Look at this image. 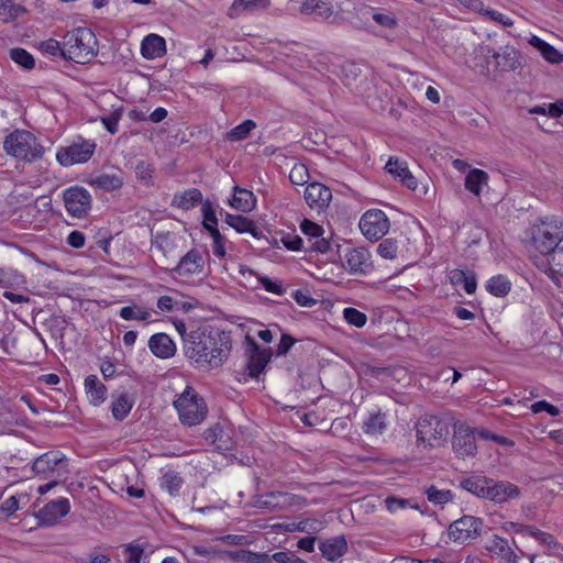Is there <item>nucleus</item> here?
Listing matches in <instances>:
<instances>
[{"instance_id":"obj_1","label":"nucleus","mask_w":563,"mask_h":563,"mask_svg":"<svg viewBox=\"0 0 563 563\" xmlns=\"http://www.w3.org/2000/svg\"><path fill=\"white\" fill-rule=\"evenodd\" d=\"M99 53V41L87 26L74 27L63 36V58L75 64L86 65Z\"/></svg>"},{"instance_id":"obj_2","label":"nucleus","mask_w":563,"mask_h":563,"mask_svg":"<svg viewBox=\"0 0 563 563\" xmlns=\"http://www.w3.org/2000/svg\"><path fill=\"white\" fill-rule=\"evenodd\" d=\"M563 240V219L552 216L540 219L531 227V246L542 255L560 245Z\"/></svg>"},{"instance_id":"obj_3","label":"nucleus","mask_w":563,"mask_h":563,"mask_svg":"<svg viewBox=\"0 0 563 563\" xmlns=\"http://www.w3.org/2000/svg\"><path fill=\"white\" fill-rule=\"evenodd\" d=\"M67 461L58 451L46 452L37 456V479H47L48 483L37 487V493L46 494L66 477Z\"/></svg>"},{"instance_id":"obj_4","label":"nucleus","mask_w":563,"mask_h":563,"mask_svg":"<svg viewBox=\"0 0 563 563\" xmlns=\"http://www.w3.org/2000/svg\"><path fill=\"white\" fill-rule=\"evenodd\" d=\"M174 407L181 423L188 427L200 424L207 416V406L203 399L189 386L174 401Z\"/></svg>"},{"instance_id":"obj_5","label":"nucleus","mask_w":563,"mask_h":563,"mask_svg":"<svg viewBox=\"0 0 563 563\" xmlns=\"http://www.w3.org/2000/svg\"><path fill=\"white\" fill-rule=\"evenodd\" d=\"M96 147L95 141L78 135L68 145L57 150L56 159L64 167L85 164L92 157Z\"/></svg>"},{"instance_id":"obj_6","label":"nucleus","mask_w":563,"mask_h":563,"mask_svg":"<svg viewBox=\"0 0 563 563\" xmlns=\"http://www.w3.org/2000/svg\"><path fill=\"white\" fill-rule=\"evenodd\" d=\"M417 441L424 446H440L445 440L448 426L433 416L421 417L416 424Z\"/></svg>"},{"instance_id":"obj_7","label":"nucleus","mask_w":563,"mask_h":563,"mask_svg":"<svg viewBox=\"0 0 563 563\" xmlns=\"http://www.w3.org/2000/svg\"><path fill=\"white\" fill-rule=\"evenodd\" d=\"M63 201L69 217L84 219L91 210L92 197L86 188L76 185L63 190Z\"/></svg>"},{"instance_id":"obj_8","label":"nucleus","mask_w":563,"mask_h":563,"mask_svg":"<svg viewBox=\"0 0 563 563\" xmlns=\"http://www.w3.org/2000/svg\"><path fill=\"white\" fill-rule=\"evenodd\" d=\"M358 227L367 240L378 241L388 233L390 222L383 210L369 209L361 217Z\"/></svg>"},{"instance_id":"obj_9","label":"nucleus","mask_w":563,"mask_h":563,"mask_svg":"<svg viewBox=\"0 0 563 563\" xmlns=\"http://www.w3.org/2000/svg\"><path fill=\"white\" fill-rule=\"evenodd\" d=\"M32 133L23 130H14L5 136L3 141L4 152L21 161L32 162L35 157V152L32 150L31 141Z\"/></svg>"},{"instance_id":"obj_10","label":"nucleus","mask_w":563,"mask_h":563,"mask_svg":"<svg viewBox=\"0 0 563 563\" xmlns=\"http://www.w3.org/2000/svg\"><path fill=\"white\" fill-rule=\"evenodd\" d=\"M482 526L479 518L463 516L450 526L449 537L454 542L467 544L479 536Z\"/></svg>"},{"instance_id":"obj_11","label":"nucleus","mask_w":563,"mask_h":563,"mask_svg":"<svg viewBox=\"0 0 563 563\" xmlns=\"http://www.w3.org/2000/svg\"><path fill=\"white\" fill-rule=\"evenodd\" d=\"M70 511L69 500L65 497L47 503L37 511V523L41 526H54Z\"/></svg>"},{"instance_id":"obj_12","label":"nucleus","mask_w":563,"mask_h":563,"mask_svg":"<svg viewBox=\"0 0 563 563\" xmlns=\"http://www.w3.org/2000/svg\"><path fill=\"white\" fill-rule=\"evenodd\" d=\"M453 450L459 456H473L477 451L475 430L464 423L454 426Z\"/></svg>"},{"instance_id":"obj_13","label":"nucleus","mask_w":563,"mask_h":563,"mask_svg":"<svg viewBox=\"0 0 563 563\" xmlns=\"http://www.w3.org/2000/svg\"><path fill=\"white\" fill-rule=\"evenodd\" d=\"M303 498L297 495L274 492L263 496H260L255 500V507L260 509L276 510L284 509L292 506H301Z\"/></svg>"},{"instance_id":"obj_14","label":"nucleus","mask_w":563,"mask_h":563,"mask_svg":"<svg viewBox=\"0 0 563 563\" xmlns=\"http://www.w3.org/2000/svg\"><path fill=\"white\" fill-rule=\"evenodd\" d=\"M345 267L350 273L367 275L374 269L371 252L365 247H354L345 253Z\"/></svg>"},{"instance_id":"obj_15","label":"nucleus","mask_w":563,"mask_h":563,"mask_svg":"<svg viewBox=\"0 0 563 563\" xmlns=\"http://www.w3.org/2000/svg\"><path fill=\"white\" fill-rule=\"evenodd\" d=\"M303 198L312 210L321 212L330 205L332 192L325 185L314 181L307 185Z\"/></svg>"},{"instance_id":"obj_16","label":"nucleus","mask_w":563,"mask_h":563,"mask_svg":"<svg viewBox=\"0 0 563 563\" xmlns=\"http://www.w3.org/2000/svg\"><path fill=\"white\" fill-rule=\"evenodd\" d=\"M534 264L550 278L563 275V246H556L542 255H536Z\"/></svg>"},{"instance_id":"obj_17","label":"nucleus","mask_w":563,"mask_h":563,"mask_svg":"<svg viewBox=\"0 0 563 563\" xmlns=\"http://www.w3.org/2000/svg\"><path fill=\"white\" fill-rule=\"evenodd\" d=\"M206 260L197 249L189 250L172 269L179 276L190 277L202 273Z\"/></svg>"},{"instance_id":"obj_18","label":"nucleus","mask_w":563,"mask_h":563,"mask_svg":"<svg viewBox=\"0 0 563 563\" xmlns=\"http://www.w3.org/2000/svg\"><path fill=\"white\" fill-rule=\"evenodd\" d=\"M385 170L395 179H398L408 189H417L418 180L409 170L407 162L399 159L398 157H390L385 165Z\"/></svg>"},{"instance_id":"obj_19","label":"nucleus","mask_w":563,"mask_h":563,"mask_svg":"<svg viewBox=\"0 0 563 563\" xmlns=\"http://www.w3.org/2000/svg\"><path fill=\"white\" fill-rule=\"evenodd\" d=\"M300 230L305 235L309 236L311 242L310 250L319 253H327L330 250V242L322 238L324 230L321 225L309 219H303L300 223Z\"/></svg>"},{"instance_id":"obj_20","label":"nucleus","mask_w":563,"mask_h":563,"mask_svg":"<svg viewBox=\"0 0 563 563\" xmlns=\"http://www.w3.org/2000/svg\"><path fill=\"white\" fill-rule=\"evenodd\" d=\"M488 492L489 496H487V499L496 503H506L509 499L519 496V489L514 484L507 482H495L492 478H489Z\"/></svg>"},{"instance_id":"obj_21","label":"nucleus","mask_w":563,"mask_h":563,"mask_svg":"<svg viewBox=\"0 0 563 563\" xmlns=\"http://www.w3.org/2000/svg\"><path fill=\"white\" fill-rule=\"evenodd\" d=\"M141 54L146 59H156L166 54L165 38L158 34L146 35L141 43Z\"/></svg>"},{"instance_id":"obj_22","label":"nucleus","mask_w":563,"mask_h":563,"mask_svg":"<svg viewBox=\"0 0 563 563\" xmlns=\"http://www.w3.org/2000/svg\"><path fill=\"white\" fill-rule=\"evenodd\" d=\"M256 197L252 190L233 187L232 198L229 200L231 208L241 212H251L256 207Z\"/></svg>"},{"instance_id":"obj_23","label":"nucleus","mask_w":563,"mask_h":563,"mask_svg":"<svg viewBox=\"0 0 563 563\" xmlns=\"http://www.w3.org/2000/svg\"><path fill=\"white\" fill-rule=\"evenodd\" d=\"M174 325L185 343V352H207V346H201V333L191 331L187 333L186 323L183 320H175Z\"/></svg>"},{"instance_id":"obj_24","label":"nucleus","mask_w":563,"mask_h":563,"mask_svg":"<svg viewBox=\"0 0 563 563\" xmlns=\"http://www.w3.org/2000/svg\"><path fill=\"white\" fill-rule=\"evenodd\" d=\"M202 200V194L201 190L191 187L188 189H185L183 191H177L174 194L172 199V207L178 208L181 210H190L194 207H196L198 203H200Z\"/></svg>"},{"instance_id":"obj_25","label":"nucleus","mask_w":563,"mask_h":563,"mask_svg":"<svg viewBox=\"0 0 563 563\" xmlns=\"http://www.w3.org/2000/svg\"><path fill=\"white\" fill-rule=\"evenodd\" d=\"M320 552L328 561L340 559L347 550L344 537H334L322 541L319 544Z\"/></svg>"},{"instance_id":"obj_26","label":"nucleus","mask_w":563,"mask_h":563,"mask_svg":"<svg viewBox=\"0 0 563 563\" xmlns=\"http://www.w3.org/2000/svg\"><path fill=\"white\" fill-rule=\"evenodd\" d=\"M84 386L86 396L91 405L99 406L106 400L107 388L96 375L87 376Z\"/></svg>"},{"instance_id":"obj_27","label":"nucleus","mask_w":563,"mask_h":563,"mask_svg":"<svg viewBox=\"0 0 563 563\" xmlns=\"http://www.w3.org/2000/svg\"><path fill=\"white\" fill-rule=\"evenodd\" d=\"M154 313L155 310L153 308L141 305L124 306L118 312L119 317L125 321L143 322L153 321Z\"/></svg>"},{"instance_id":"obj_28","label":"nucleus","mask_w":563,"mask_h":563,"mask_svg":"<svg viewBox=\"0 0 563 563\" xmlns=\"http://www.w3.org/2000/svg\"><path fill=\"white\" fill-rule=\"evenodd\" d=\"M269 354H250L246 361V372L241 374L239 380L246 382L249 378L258 379L269 358Z\"/></svg>"},{"instance_id":"obj_29","label":"nucleus","mask_w":563,"mask_h":563,"mask_svg":"<svg viewBox=\"0 0 563 563\" xmlns=\"http://www.w3.org/2000/svg\"><path fill=\"white\" fill-rule=\"evenodd\" d=\"M88 184L96 189L112 191L122 187L123 179L115 174L101 173L91 176L88 180Z\"/></svg>"},{"instance_id":"obj_30","label":"nucleus","mask_w":563,"mask_h":563,"mask_svg":"<svg viewBox=\"0 0 563 563\" xmlns=\"http://www.w3.org/2000/svg\"><path fill=\"white\" fill-rule=\"evenodd\" d=\"M511 287L510 279L503 274L492 276L485 284L487 292L497 298L506 297L510 292Z\"/></svg>"},{"instance_id":"obj_31","label":"nucleus","mask_w":563,"mask_h":563,"mask_svg":"<svg viewBox=\"0 0 563 563\" xmlns=\"http://www.w3.org/2000/svg\"><path fill=\"white\" fill-rule=\"evenodd\" d=\"M303 14H314L318 18L328 19L333 13L332 4L322 0H303L300 5Z\"/></svg>"},{"instance_id":"obj_32","label":"nucleus","mask_w":563,"mask_h":563,"mask_svg":"<svg viewBox=\"0 0 563 563\" xmlns=\"http://www.w3.org/2000/svg\"><path fill=\"white\" fill-rule=\"evenodd\" d=\"M363 431L369 437L383 434L387 429L386 415L382 412H372L363 422Z\"/></svg>"},{"instance_id":"obj_33","label":"nucleus","mask_w":563,"mask_h":563,"mask_svg":"<svg viewBox=\"0 0 563 563\" xmlns=\"http://www.w3.org/2000/svg\"><path fill=\"white\" fill-rule=\"evenodd\" d=\"M488 183V174L478 168L471 169L465 176V188L473 195L479 197L483 187Z\"/></svg>"},{"instance_id":"obj_34","label":"nucleus","mask_w":563,"mask_h":563,"mask_svg":"<svg viewBox=\"0 0 563 563\" xmlns=\"http://www.w3.org/2000/svg\"><path fill=\"white\" fill-rule=\"evenodd\" d=\"M461 486L463 489L470 492L471 494L479 497L486 498L489 496L488 487H489V478L485 476H472L465 478L461 482Z\"/></svg>"},{"instance_id":"obj_35","label":"nucleus","mask_w":563,"mask_h":563,"mask_svg":"<svg viewBox=\"0 0 563 563\" xmlns=\"http://www.w3.org/2000/svg\"><path fill=\"white\" fill-rule=\"evenodd\" d=\"M371 11L372 19L377 25L389 30L398 26V18L394 12L382 8H365V13H369Z\"/></svg>"},{"instance_id":"obj_36","label":"nucleus","mask_w":563,"mask_h":563,"mask_svg":"<svg viewBox=\"0 0 563 563\" xmlns=\"http://www.w3.org/2000/svg\"><path fill=\"white\" fill-rule=\"evenodd\" d=\"M225 223L238 233H251L253 236L257 234V228L254 221L243 216L227 213Z\"/></svg>"},{"instance_id":"obj_37","label":"nucleus","mask_w":563,"mask_h":563,"mask_svg":"<svg viewBox=\"0 0 563 563\" xmlns=\"http://www.w3.org/2000/svg\"><path fill=\"white\" fill-rule=\"evenodd\" d=\"M41 245L43 249H47V251H52L55 254V258H53L49 264H46L37 257V265H45V266L52 267L54 269H59V261L63 258V256L67 252V250L63 245L62 238L53 236V240L49 244H46L45 241H41Z\"/></svg>"},{"instance_id":"obj_38","label":"nucleus","mask_w":563,"mask_h":563,"mask_svg":"<svg viewBox=\"0 0 563 563\" xmlns=\"http://www.w3.org/2000/svg\"><path fill=\"white\" fill-rule=\"evenodd\" d=\"M26 13L23 5L13 0H0V21L11 23Z\"/></svg>"},{"instance_id":"obj_39","label":"nucleus","mask_w":563,"mask_h":563,"mask_svg":"<svg viewBox=\"0 0 563 563\" xmlns=\"http://www.w3.org/2000/svg\"><path fill=\"white\" fill-rule=\"evenodd\" d=\"M324 522L317 518H307L300 521L289 522L285 525V530L288 532H306L316 533L324 528Z\"/></svg>"},{"instance_id":"obj_40","label":"nucleus","mask_w":563,"mask_h":563,"mask_svg":"<svg viewBox=\"0 0 563 563\" xmlns=\"http://www.w3.org/2000/svg\"><path fill=\"white\" fill-rule=\"evenodd\" d=\"M487 551L493 555L504 561H509L512 556V550L508 541L500 537H493L486 544Z\"/></svg>"},{"instance_id":"obj_41","label":"nucleus","mask_w":563,"mask_h":563,"mask_svg":"<svg viewBox=\"0 0 563 563\" xmlns=\"http://www.w3.org/2000/svg\"><path fill=\"white\" fill-rule=\"evenodd\" d=\"M151 352H176V344L172 338L163 332L153 334L148 340Z\"/></svg>"},{"instance_id":"obj_42","label":"nucleus","mask_w":563,"mask_h":563,"mask_svg":"<svg viewBox=\"0 0 563 563\" xmlns=\"http://www.w3.org/2000/svg\"><path fill=\"white\" fill-rule=\"evenodd\" d=\"M133 407V400L128 395H120L111 402V412L117 420H123Z\"/></svg>"},{"instance_id":"obj_43","label":"nucleus","mask_w":563,"mask_h":563,"mask_svg":"<svg viewBox=\"0 0 563 563\" xmlns=\"http://www.w3.org/2000/svg\"><path fill=\"white\" fill-rule=\"evenodd\" d=\"M255 128H256V123L253 120H251V119L244 120L243 122H241L240 124H238L236 126L231 129L228 132L227 137L230 141H242V140L246 139L249 136V134L251 133V131L254 130Z\"/></svg>"},{"instance_id":"obj_44","label":"nucleus","mask_w":563,"mask_h":563,"mask_svg":"<svg viewBox=\"0 0 563 563\" xmlns=\"http://www.w3.org/2000/svg\"><path fill=\"white\" fill-rule=\"evenodd\" d=\"M452 282L459 284L463 282V288L466 294L472 295L476 291L477 282L475 275L466 274L464 271L457 269L453 272Z\"/></svg>"},{"instance_id":"obj_45","label":"nucleus","mask_w":563,"mask_h":563,"mask_svg":"<svg viewBox=\"0 0 563 563\" xmlns=\"http://www.w3.org/2000/svg\"><path fill=\"white\" fill-rule=\"evenodd\" d=\"M269 0H234L230 7V15H238L242 11H252L261 5L266 7Z\"/></svg>"},{"instance_id":"obj_46","label":"nucleus","mask_w":563,"mask_h":563,"mask_svg":"<svg viewBox=\"0 0 563 563\" xmlns=\"http://www.w3.org/2000/svg\"><path fill=\"white\" fill-rule=\"evenodd\" d=\"M183 484L181 477L175 472H167L162 476L161 486L169 495L178 494Z\"/></svg>"},{"instance_id":"obj_47","label":"nucleus","mask_w":563,"mask_h":563,"mask_svg":"<svg viewBox=\"0 0 563 563\" xmlns=\"http://www.w3.org/2000/svg\"><path fill=\"white\" fill-rule=\"evenodd\" d=\"M427 498L434 505H445L453 499V494L449 489H439L435 486H430L427 492Z\"/></svg>"},{"instance_id":"obj_48","label":"nucleus","mask_w":563,"mask_h":563,"mask_svg":"<svg viewBox=\"0 0 563 563\" xmlns=\"http://www.w3.org/2000/svg\"><path fill=\"white\" fill-rule=\"evenodd\" d=\"M122 556L128 563H145L144 549L140 544L130 543L122 550Z\"/></svg>"},{"instance_id":"obj_49","label":"nucleus","mask_w":563,"mask_h":563,"mask_svg":"<svg viewBox=\"0 0 563 563\" xmlns=\"http://www.w3.org/2000/svg\"><path fill=\"white\" fill-rule=\"evenodd\" d=\"M11 59L18 65L31 69L35 65V59L31 53L21 47H15L10 51Z\"/></svg>"},{"instance_id":"obj_50","label":"nucleus","mask_w":563,"mask_h":563,"mask_svg":"<svg viewBox=\"0 0 563 563\" xmlns=\"http://www.w3.org/2000/svg\"><path fill=\"white\" fill-rule=\"evenodd\" d=\"M310 178L308 168L305 164L297 163L292 166L289 173V180L292 185L303 186L308 184Z\"/></svg>"},{"instance_id":"obj_51","label":"nucleus","mask_w":563,"mask_h":563,"mask_svg":"<svg viewBox=\"0 0 563 563\" xmlns=\"http://www.w3.org/2000/svg\"><path fill=\"white\" fill-rule=\"evenodd\" d=\"M344 320L355 328H363L367 322V316L356 308L349 307L343 310Z\"/></svg>"},{"instance_id":"obj_52","label":"nucleus","mask_w":563,"mask_h":563,"mask_svg":"<svg viewBox=\"0 0 563 563\" xmlns=\"http://www.w3.org/2000/svg\"><path fill=\"white\" fill-rule=\"evenodd\" d=\"M398 253V244L394 239H385L377 246V254L386 260H394Z\"/></svg>"},{"instance_id":"obj_53","label":"nucleus","mask_w":563,"mask_h":563,"mask_svg":"<svg viewBox=\"0 0 563 563\" xmlns=\"http://www.w3.org/2000/svg\"><path fill=\"white\" fill-rule=\"evenodd\" d=\"M37 49L46 56L56 57L60 55L63 57V42L49 38L37 45Z\"/></svg>"},{"instance_id":"obj_54","label":"nucleus","mask_w":563,"mask_h":563,"mask_svg":"<svg viewBox=\"0 0 563 563\" xmlns=\"http://www.w3.org/2000/svg\"><path fill=\"white\" fill-rule=\"evenodd\" d=\"M212 239L211 250L212 254L218 258H224L227 255L225 250V238L220 233L219 230H214L212 234H210Z\"/></svg>"},{"instance_id":"obj_55","label":"nucleus","mask_w":563,"mask_h":563,"mask_svg":"<svg viewBox=\"0 0 563 563\" xmlns=\"http://www.w3.org/2000/svg\"><path fill=\"white\" fill-rule=\"evenodd\" d=\"M360 75L361 68L353 62H346L341 66V77L345 85H351Z\"/></svg>"},{"instance_id":"obj_56","label":"nucleus","mask_w":563,"mask_h":563,"mask_svg":"<svg viewBox=\"0 0 563 563\" xmlns=\"http://www.w3.org/2000/svg\"><path fill=\"white\" fill-rule=\"evenodd\" d=\"M202 216H203V220H202L203 228L210 234H212V232H214V230H218V218H217L216 211L213 210V208L210 205H207L202 208Z\"/></svg>"},{"instance_id":"obj_57","label":"nucleus","mask_w":563,"mask_h":563,"mask_svg":"<svg viewBox=\"0 0 563 563\" xmlns=\"http://www.w3.org/2000/svg\"><path fill=\"white\" fill-rule=\"evenodd\" d=\"M156 307L159 312L169 313L179 310V301L168 295H163L157 298Z\"/></svg>"},{"instance_id":"obj_58","label":"nucleus","mask_w":563,"mask_h":563,"mask_svg":"<svg viewBox=\"0 0 563 563\" xmlns=\"http://www.w3.org/2000/svg\"><path fill=\"white\" fill-rule=\"evenodd\" d=\"M283 245L292 252H300L303 249V241L298 234L286 233L280 238Z\"/></svg>"},{"instance_id":"obj_59","label":"nucleus","mask_w":563,"mask_h":563,"mask_svg":"<svg viewBox=\"0 0 563 563\" xmlns=\"http://www.w3.org/2000/svg\"><path fill=\"white\" fill-rule=\"evenodd\" d=\"M121 117L122 113L119 110L113 111L109 115L101 117V122L110 134H115L118 132Z\"/></svg>"},{"instance_id":"obj_60","label":"nucleus","mask_w":563,"mask_h":563,"mask_svg":"<svg viewBox=\"0 0 563 563\" xmlns=\"http://www.w3.org/2000/svg\"><path fill=\"white\" fill-rule=\"evenodd\" d=\"M482 15L487 16L492 21L500 23L505 26H511L514 24L512 20L508 15L494 9L484 8Z\"/></svg>"},{"instance_id":"obj_61","label":"nucleus","mask_w":563,"mask_h":563,"mask_svg":"<svg viewBox=\"0 0 563 563\" xmlns=\"http://www.w3.org/2000/svg\"><path fill=\"white\" fill-rule=\"evenodd\" d=\"M539 51L542 57L552 64H556L562 60V55L560 52L548 42L542 47H540Z\"/></svg>"},{"instance_id":"obj_62","label":"nucleus","mask_w":563,"mask_h":563,"mask_svg":"<svg viewBox=\"0 0 563 563\" xmlns=\"http://www.w3.org/2000/svg\"><path fill=\"white\" fill-rule=\"evenodd\" d=\"M530 409L533 413L547 411L552 417H556L560 413V410L558 407L551 405L550 402H548L545 400H540V401L533 402L530 406Z\"/></svg>"},{"instance_id":"obj_63","label":"nucleus","mask_w":563,"mask_h":563,"mask_svg":"<svg viewBox=\"0 0 563 563\" xmlns=\"http://www.w3.org/2000/svg\"><path fill=\"white\" fill-rule=\"evenodd\" d=\"M260 282H261V285L263 286V288L267 292L278 295V296H280L285 292L284 286L280 283L271 279L269 277H262L260 279Z\"/></svg>"},{"instance_id":"obj_64","label":"nucleus","mask_w":563,"mask_h":563,"mask_svg":"<svg viewBox=\"0 0 563 563\" xmlns=\"http://www.w3.org/2000/svg\"><path fill=\"white\" fill-rule=\"evenodd\" d=\"M86 238L81 231H71L67 236V244L74 249H81L85 246Z\"/></svg>"}]
</instances>
